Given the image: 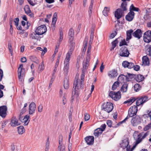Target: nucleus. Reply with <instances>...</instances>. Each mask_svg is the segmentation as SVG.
<instances>
[{
  "label": "nucleus",
  "mask_w": 151,
  "mask_h": 151,
  "mask_svg": "<svg viewBox=\"0 0 151 151\" xmlns=\"http://www.w3.org/2000/svg\"><path fill=\"white\" fill-rule=\"evenodd\" d=\"M128 85L126 83H124L121 87V90L123 92H126L127 90Z\"/></svg>",
  "instance_id": "nucleus-34"
},
{
  "label": "nucleus",
  "mask_w": 151,
  "mask_h": 151,
  "mask_svg": "<svg viewBox=\"0 0 151 151\" xmlns=\"http://www.w3.org/2000/svg\"><path fill=\"white\" fill-rule=\"evenodd\" d=\"M142 32L140 29H138L132 33L133 36L138 39L142 37Z\"/></svg>",
  "instance_id": "nucleus-18"
},
{
  "label": "nucleus",
  "mask_w": 151,
  "mask_h": 151,
  "mask_svg": "<svg viewBox=\"0 0 151 151\" xmlns=\"http://www.w3.org/2000/svg\"><path fill=\"white\" fill-rule=\"evenodd\" d=\"M119 82L118 81L115 82L113 85L112 87V89L113 90H114L118 87L119 86Z\"/></svg>",
  "instance_id": "nucleus-36"
},
{
  "label": "nucleus",
  "mask_w": 151,
  "mask_h": 151,
  "mask_svg": "<svg viewBox=\"0 0 151 151\" xmlns=\"http://www.w3.org/2000/svg\"><path fill=\"white\" fill-rule=\"evenodd\" d=\"M134 64L132 62H129V64H128L127 68H128L131 69L132 68L134 67Z\"/></svg>",
  "instance_id": "nucleus-53"
},
{
  "label": "nucleus",
  "mask_w": 151,
  "mask_h": 151,
  "mask_svg": "<svg viewBox=\"0 0 151 151\" xmlns=\"http://www.w3.org/2000/svg\"><path fill=\"white\" fill-rule=\"evenodd\" d=\"M91 46L90 43H89L87 51V53H91Z\"/></svg>",
  "instance_id": "nucleus-58"
},
{
  "label": "nucleus",
  "mask_w": 151,
  "mask_h": 151,
  "mask_svg": "<svg viewBox=\"0 0 151 151\" xmlns=\"http://www.w3.org/2000/svg\"><path fill=\"white\" fill-rule=\"evenodd\" d=\"M8 48L11 54V55H12V53L13 52V50L12 49V47L11 45L9 43L8 44Z\"/></svg>",
  "instance_id": "nucleus-55"
},
{
  "label": "nucleus",
  "mask_w": 151,
  "mask_h": 151,
  "mask_svg": "<svg viewBox=\"0 0 151 151\" xmlns=\"http://www.w3.org/2000/svg\"><path fill=\"white\" fill-rule=\"evenodd\" d=\"M129 144L128 139L127 138L123 140L122 142L121 143V145L124 147H127Z\"/></svg>",
  "instance_id": "nucleus-27"
},
{
  "label": "nucleus",
  "mask_w": 151,
  "mask_h": 151,
  "mask_svg": "<svg viewBox=\"0 0 151 151\" xmlns=\"http://www.w3.org/2000/svg\"><path fill=\"white\" fill-rule=\"evenodd\" d=\"M141 88V86L138 83L135 84L134 86V89L135 91H139Z\"/></svg>",
  "instance_id": "nucleus-39"
},
{
  "label": "nucleus",
  "mask_w": 151,
  "mask_h": 151,
  "mask_svg": "<svg viewBox=\"0 0 151 151\" xmlns=\"http://www.w3.org/2000/svg\"><path fill=\"white\" fill-rule=\"evenodd\" d=\"M93 0H91V4L89 7V11H88L89 14L90 16L91 15L92 13V10L93 9Z\"/></svg>",
  "instance_id": "nucleus-40"
},
{
  "label": "nucleus",
  "mask_w": 151,
  "mask_h": 151,
  "mask_svg": "<svg viewBox=\"0 0 151 151\" xmlns=\"http://www.w3.org/2000/svg\"><path fill=\"white\" fill-rule=\"evenodd\" d=\"M142 64L145 66L149 65L150 61L147 55L144 56L142 58Z\"/></svg>",
  "instance_id": "nucleus-20"
},
{
  "label": "nucleus",
  "mask_w": 151,
  "mask_h": 151,
  "mask_svg": "<svg viewBox=\"0 0 151 151\" xmlns=\"http://www.w3.org/2000/svg\"><path fill=\"white\" fill-rule=\"evenodd\" d=\"M123 12L121 9H118L115 12V17L117 19H120L122 16Z\"/></svg>",
  "instance_id": "nucleus-16"
},
{
  "label": "nucleus",
  "mask_w": 151,
  "mask_h": 151,
  "mask_svg": "<svg viewBox=\"0 0 151 151\" xmlns=\"http://www.w3.org/2000/svg\"><path fill=\"white\" fill-rule=\"evenodd\" d=\"M23 65L22 64H20L18 69V76L19 80L21 81H22L23 77L24 76V73H22V68Z\"/></svg>",
  "instance_id": "nucleus-13"
},
{
  "label": "nucleus",
  "mask_w": 151,
  "mask_h": 151,
  "mask_svg": "<svg viewBox=\"0 0 151 151\" xmlns=\"http://www.w3.org/2000/svg\"><path fill=\"white\" fill-rule=\"evenodd\" d=\"M49 137H48L45 145V151H48L49 148Z\"/></svg>",
  "instance_id": "nucleus-45"
},
{
  "label": "nucleus",
  "mask_w": 151,
  "mask_h": 151,
  "mask_svg": "<svg viewBox=\"0 0 151 151\" xmlns=\"http://www.w3.org/2000/svg\"><path fill=\"white\" fill-rule=\"evenodd\" d=\"M33 62H34L36 64H38L40 63L39 60L37 59V58L36 57H33Z\"/></svg>",
  "instance_id": "nucleus-56"
},
{
  "label": "nucleus",
  "mask_w": 151,
  "mask_h": 151,
  "mask_svg": "<svg viewBox=\"0 0 151 151\" xmlns=\"http://www.w3.org/2000/svg\"><path fill=\"white\" fill-rule=\"evenodd\" d=\"M117 34V30H115L114 32L111 33L110 37L111 38H113Z\"/></svg>",
  "instance_id": "nucleus-50"
},
{
  "label": "nucleus",
  "mask_w": 151,
  "mask_h": 151,
  "mask_svg": "<svg viewBox=\"0 0 151 151\" xmlns=\"http://www.w3.org/2000/svg\"><path fill=\"white\" fill-rule=\"evenodd\" d=\"M75 43L72 42H71L70 48L69 51L67 53L64 61V68L63 70L64 73L67 74L69 68V61L70 55L72 54L73 51L75 47Z\"/></svg>",
  "instance_id": "nucleus-1"
},
{
  "label": "nucleus",
  "mask_w": 151,
  "mask_h": 151,
  "mask_svg": "<svg viewBox=\"0 0 151 151\" xmlns=\"http://www.w3.org/2000/svg\"><path fill=\"white\" fill-rule=\"evenodd\" d=\"M118 39L119 38L116 39L115 40H114L112 42V48L111 49V50H113L116 47V45L118 43Z\"/></svg>",
  "instance_id": "nucleus-44"
},
{
  "label": "nucleus",
  "mask_w": 151,
  "mask_h": 151,
  "mask_svg": "<svg viewBox=\"0 0 151 151\" xmlns=\"http://www.w3.org/2000/svg\"><path fill=\"white\" fill-rule=\"evenodd\" d=\"M89 61L86 60L85 62H83V69L81 75V78L82 80H84L85 73L89 65Z\"/></svg>",
  "instance_id": "nucleus-9"
},
{
  "label": "nucleus",
  "mask_w": 151,
  "mask_h": 151,
  "mask_svg": "<svg viewBox=\"0 0 151 151\" xmlns=\"http://www.w3.org/2000/svg\"><path fill=\"white\" fill-rule=\"evenodd\" d=\"M45 67L43 61H42L41 63L40 64L39 66L38 71L39 72H42L44 69Z\"/></svg>",
  "instance_id": "nucleus-38"
},
{
  "label": "nucleus",
  "mask_w": 151,
  "mask_h": 151,
  "mask_svg": "<svg viewBox=\"0 0 151 151\" xmlns=\"http://www.w3.org/2000/svg\"><path fill=\"white\" fill-rule=\"evenodd\" d=\"M125 80L128 81V76L123 74L120 75L117 79V81L119 83L124 82Z\"/></svg>",
  "instance_id": "nucleus-21"
},
{
  "label": "nucleus",
  "mask_w": 151,
  "mask_h": 151,
  "mask_svg": "<svg viewBox=\"0 0 151 151\" xmlns=\"http://www.w3.org/2000/svg\"><path fill=\"white\" fill-rule=\"evenodd\" d=\"M128 64L129 62L127 61H124L122 62V65L124 68H127Z\"/></svg>",
  "instance_id": "nucleus-52"
},
{
  "label": "nucleus",
  "mask_w": 151,
  "mask_h": 151,
  "mask_svg": "<svg viewBox=\"0 0 151 151\" xmlns=\"http://www.w3.org/2000/svg\"><path fill=\"white\" fill-rule=\"evenodd\" d=\"M63 39V32L62 31H60L59 42H61Z\"/></svg>",
  "instance_id": "nucleus-51"
},
{
  "label": "nucleus",
  "mask_w": 151,
  "mask_h": 151,
  "mask_svg": "<svg viewBox=\"0 0 151 151\" xmlns=\"http://www.w3.org/2000/svg\"><path fill=\"white\" fill-rule=\"evenodd\" d=\"M62 137L60 136L59 138V145L58 147V151H61V149L65 147L64 146H62Z\"/></svg>",
  "instance_id": "nucleus-29"
},
{
  "label": "nucleus",
  "mask_w": 151,
  "mask_h": 151,
  "mask_svg": "<svg viewBox=\"0 0 151 151\" xmlns=\"http://www.w3.org/2000/svg\"><path fill=\"white\" fill-rule=\"evenodd\" d=\"M137 100L136 101V105L137 106H139L143 105L144 103L147 101L148 97L146 96H143L137 98Z\"/></svg>",
  "instance_id": "nucleus-5"
},
{
  "label": "nucleus",
  "mask_w": 151,
  "mask_h": 151,
  "mask_svg": "<svg viewBox=\"0 0 151 151\" xmlns=\"http://www.w3.org/2000/svg\"><path fill=\"white\" fill-rule=\"evenodd\" d=\"M120 51L119 55L122 57H127L129 54L127 48L125 46L122 47L120 49Z\"/></svg>",
  "instance_id": "nucleus-10"
},
{
  "label": "nucleus",
  "mask_w": 151,
  "mask_h": 151,
  "mask_svg": "<svg viewBox=\"0 0 151 151\" xmlns=\"http://www.w3.org/2000/svg\"><path fill=\"white\" fill-rule=\"evenodd\" d=\"M98 128L96 129L94 132V134L95 136L98 137L99 135L101 134L102 133V130Z\"/></svg>",
  "instance_id": "nucleus-32"
},
{
  "label": "nucleus",
  "mask_w": 151,
  "mask_h": 151,
  "mask_svg": "<svg viewBox=\"0 0 151 151\" xmlns=\"http://www.w3.org/2000/svg\"><path fill=\"white\" fill-rule=\"evenodd\" d=\"M126 44V42L124 40H122L121 42L120 43L119 46H121L123 45H125Z\"/></svg>",
  "instance_id": "nucleus-63"
},
{
  "label": "nucleus",
  "mask_w": 151,
  "mask_h": 151,
  "mask_svg": "<svg viewBox=\"0 0 151 151\" xmlns=\"http://www.w3.org/2000/svg\"><path fill=\"white\" fill-rule=\"evenodd\" d=\"M85 140L88 145H92L94 142V137L92 136L87 137L85 138Z\"/></svg>",
  "instance_id": "nucleus-19"
},
{
  "label": "nucleus",
  "mask_w": 151,
  "mask_h": 151,
  "mask_svg": "<svg viewBox=\"0 0 151 151\" xmlns=\"http://www.w3.org/2000/svg\"><path fill=\"white\" fill-rule=\"evenodd\" d=\"M74 30L72 28L70 29L69 31L68 35L70 37V40H72L73 39V37L74 36Z\"/></svg>",
  "instance_id": "nucleus-30"
},
{
  "label": "nucleus",
  "mask_w": 151,
  "mask_h": 151,
  "mask_svg": "<svg viewBox=\"0 0 151 151\" xmlns=\"http://www.w3.org/2000/svg\"><path fill=\"white\" fill-rule=\"evenodd\" d=\"M108 76L110 78L115 77L117 76V71L115 70H113L108 73Z\"/></svg>",
  "instance_id": "nucleus-23"
},
{
  "label": "nucleus",
  "mask_w": 151,
  "mask_h": 151,
  "mask_svg": "<svg viewBox=\"0 0 151 151\" xmlns=\"http://www.w3.org/2000/svg\"><path fill=\"white\" fill-rule=\"evenodd\" d=\"M126 76H128V81L129 80V78H132L133 77V75L130 73H127L126 75Z\"/></svg>",
  "instance_id": "nucleus-59"
},
{
  "label": "nucleus",
  "mask_w": 151,
  "mask_h": 151,
  "mask_svg": "<svg viewBox=\"0 0 151 151\" xmlns=\"http://www.w3.org/2000/svg\"><path fill=\"white\" fill-rule=\"evenodd\" d=\"M134 12L130 11L126 16V19L129 21H132L134 18Z\"/></svg>",
  "instance_id": "nucleus-17"
},
{
  "label": "nucleus",
  "mask_w": 151,
  "mask_h": 151,
  "mask_svg": "<svg viewBox=\"0 0 151 151\" xmlns=\"http://www.w3.org/2000/svg\"><path fill=\"white\" fill-rule=\"evenodd\" d=\"M90 118L89 115L87 113H85L84 114V119L85 121H87L89 120Z\"/></svg>",
  "instance_id": "nucleus-48"
},
{
  "label": "nucleus",
  "mask_w": 151,
  "mask_h": 151,
  "mask_svg": "<svg viewBox=\"0 0 151 151\" xmlns=\"http://www.w3.org/2000/svg\"><path fill=\"white\" fill-rule=\"evenodd\" d=\"M144 77L141 75H138L136 77V80L138 82H140L144 79Z\"/></svg>",
  "instance_id": "nucleus-37"
},
{
  "label": "nucleus",
  "mask_w": 151,
  "mask_h": 151,
  "mask_svg": "<svg viewBox=\"0 0 151 151\" xmlns=\"http://www.w3.org/2000/svg\"><path fill=\"white\" fill-rule=\"evenodd\" d=\"M110 10V8L105 7L103 11V14L105 16H107Z\"/></svg>",
  "instance_id": "nucleus-31"
},
{
  "label": "nucleus",
  "mask_w": 151,
  "mask_h": 151,
  "mask_svg": "<svg viewBox=\"0 0 151 151\" xmlns=\"http://www.w3.org/2000/svg\"><path fill=\"white\" fill-rule=\"evenodd\" d=\"M102 106V110L103 109L108 113L111 112L113 108V104L110 102L104 103Z\"/></svg>",
  "instance_id": "nucleus-4"
},
{
  "label": "nucleus",
  "mask_w": 151,
  "mask_h": 151,
  "mask_svg": "<svg viewBox=\"0 0 151 151\" xmlns=\"http://www.w3.org/2000/svg\"><path fill=\"white\" fill-rule=\"evenodd\" d=\"M137 111V106H134L130 107L128 111V115L127 116L123 121L120 122V124H122L125 122L130 117H132L136 114Z\"/></svg>",
  "instance_id": "nucleus-3"
},
{
  "label": "nucleus",
  "mask_w": 151,
  "mask_h": 151,
  "mask_svg": "<svg viewBox=\"0 0 151 151\" xmlns=\"http://www.w3.org/2000/svg\"><path fill=\"white\" fill-rule=\"evenodd\" d=\"M141 134H139L137 135L136 134H133V137L134 139L136 140V142L135 143V145H137L139 143H140L142 140V137H142Z\"/></svg>",
  "instance_id": "nucleus-15"
},
{
  "label": "nucleus",
  "mask_w": 151,
  "mask_h": 151,
  "mask_svg": "<svg viewBox=\"0 0 151 151\" xmlns=\"http://www.w3.org/2000/svg\"><path fill=\"white\" fill-rule=\"evenodd\" d=\"M136 99V98L134 97L132 98L129 99L127 101H126L124 102V104H126L127 103H132L134 102Z\"/></svg>",
  "instance_id": "nucleus-42"
},
{
  "label": "nucleus",
  "mask_w": 151,
  "mask_h": 151,
  "mask_svg": "<svg viewBox=\"0 0 151 151\" xmlns=\"http://www.w3.org/2000/svg\"><path fill=\"white\" fill-rule=\"evenodd\" d=\"M82 80L81 78V80L80 79L76 78L74 81L73 86V87L72 94L73 95L76 96V97H77L78 96L79 94V88L81 87L82 84V82L84 81Z\"/></svg>",
  "instance_id": "nucleus-2"
},
{
  "label": "nucleus",
  "mask_w": 151,
  "mask_h": 151,
  "mask_svg": "<svg viewBox=\"0 0 151 151\" xmlns=\"http://www.w3.org/2000/svg\"><path fill=\"white\" fill-rule=\"evenodd\" d=\"M10 124L12 127H15L19 124L17 119L15 117H13L12 119Z\"/></svg>",
  "instance_id": "nucleus-22"
},
{
  "label": "nucleus",
  "mask_w": 151,
  "mask_h": 151,
  "mask_svg": "<svg viewBox=\"0 0 151 151\" xmlns=\"http://www.w3.org/2000/svg\"><path fill=\"white\" fill-rule=\"evenodd\" d=\"M47 31V28L44 25H41L37 27L35 31L36 34L38 35H42Z\"/></svg>",
  "instance_id": "nucleus-7"
},
{
  "label": "nucleus",
  "mask_w": 151,
  "mask_h": 151,
  "mask_svg": "<svg viewBox=\"0 0 151 151\" xmlns=\"http://www.w3.org/2000/svg\"><path fill=\"white\" fill-rule=\"evenodd\" d=\"M57 20V17H53L52 19V21L51 24L52 29H54L55 27V24Z\"/></svg>",
  "instance_id": "nucleus-35"
},
{
  "label": "nucleus",
  "mask_w": 151,
  "mask_h": 151,
  "mask_svg": "<svg viewBox=\"0 0 151 151\" xmlns=\"http://www.w3.org/2000/svg\"><path fill=\"white\" fill-rule=\"evenodd\" d=\"M94 29L93 28L91 31V35H90V39L89 41V43L90 44H91L93 41V31Z\"/></svg>",
  "instance_id": "nucleus-43"
},
{
  "label": "nucleus",
  "mask_w": 151,
  "mask_h": 151,
  "mask_svg": "<svg viewBox=\"0 0 151 151\" xmlns=\"http://www.w3.org/2000/svg\"><path fill=\"white\" fill-rule=\"evenodd\" d=\"M43 106L42 104H40L38 107V111L39 112H41L42 111Z\"/></svg>",
  "instance_id": "nucleus-49"
},
{
  "label": "nucleus",
  "mask_w": 151,
  "mask_h": 151,
  "mask_svg": "<svg viewBox=\"0 0 151 151\" xmlns=\"http://www.w3.org/2000/svg\"><path fill=\"white\" fill-rule=\"evenodd\" d=\"M36 109V105L34 102L31 103L29 106V113L32 115L35 113Z\"/></svg>",
  "instance_id": "nucleus-11"
},
{
  "label": "nucleus",
  "mask_w": 151,
  "mask_h": 151,
  "mask_svg": "<svg viewBox=\"0 0 151 151\" xmlns=\"http://www.w3.org/2000/svg\"><path fill=\"white\" fill-rule=\"evenodd\" d=\"M7 107L3 106L0 107V116L2 117H5L6 115Z\"/></svg>",
  "instance_id": "nucleus-14"
},
{
  "label": "nucleus",
  "mask_w": 151,
  "mask_h": 151,
  "mask_svg": "<svg viewBox=\"0 0 151 151\" xmlns=\"http://www.w3.org/2000/svg\"><path fill=\"white\" fill-rule=\"evenodd\" d=\"M60 59V56H59L58 58L56 60V63L55 66V68H57L58 67L59 64Z\"/></svg>",
  "instance_id": "nucleus-61"
},
{
  "label": "nucleus",
  "mask_w": 151,
  "mask_h": 151,
  "mask_svg": "<svg viewBox=\"0 0 151 151\" xmlns=\"http://www.w3.org/2000/svg\"><path fill=\"white\" fill-rule=\"evenodd\" d=\"M127 1H122V2L121 4V7L123 12V11H126L127 10V4L126 2Z\"/></svg>",
  "instance_id": "nucleus-28"
},
{
  "label": "nucleus",
  "mask_w": 151,
  "mask_h": 151,
  "mask_svg": "<svg viewBox=\"0 0 151 151\" xmlns=\"http://www.w3.org/2000/svg\"><path fill=\"white\" fill-rule=\"evenodd\" d=\"M17 128L18 129V132L19 134H22L24 133L25 130L23 126H19Z\"/></svg>",
  "instance_id": "nucleus-26"
},
{
  "label": "nucleus",
  "mask_w": 151,
  "mask_h": 151,
  "mask_svg": "<svg viewBox=\"0 0 151 151\" xmlns=\"http://www.w3.org/2000/svg\"><path fill=\"white\" fill-rule=\"evenodd\" d=\"M107 124L109 127H111L112 126V122L110 120H108L107 121Z\"/></svg>",
  "instance_id": "nucleus-64"
},
{
  "label": "nucleus",
  "mask_w": 151,
  "mask_h": 151,
  "mask_svg": "<svg viewBox=\"0 0 151 151\" xmlns=\"http://www.w3.org/2000/svg\"><path fill=\"white\" fill-rule=\"evenodd\" d=\"M143 40L145 42L147 43L151 42V31H147L144 33Z\"/></svg>",
  "instance_id": "nucleus-8"
},
{
  "label": "nucleus",
  "mask_w": 151,
  "mask_h": 151,
  "mask_svg": "<svg viewBox=\"0 0 151 151\" xmlns=\"http://www.w3.org/2000/svg\"><path fill=\"white\" fill-rule=\"evenodd\" d=\"M109 96L116 101L118 100L121 97L120 92L119 91L117 92L112 91L110 92L109 93Z\"/></svg>",
  "instance_id": "nucleus-6"
},
{
  "label": "nucleus",
  "mask_w": 151,
  "mask_h": 151,
  "mask_svg": "<svg viewBox=\"0 0 151 151\" xmlns=\"http://www.w3.org/2000/svg\"><path fill=\"white\" fill-rule=\"evenodd\" d=\"M19 21V19L18 18H17L15 19L14 22L15 23V25L16 26H17L18 25Z\"/></svg>",
  "instance_id": "nucleus-62"
},
{
  "label": "nucleus",
  "mask_w": 151,
  "mask_h": 151,
  "mask_svg": "<svg viewBox=\"0 0 151 151\" xmlns=\"http://www.w3.org/2000/svg\"><path fill=\"white\" fill-rule=\"evenodd\" d=\"M29 118V116L28 115L25 116L23 119V122H24V124L25 125L28 124L29 122V121L28 120Z\"/></svg>",
  "instance_id": "nucleus-33"
},
{
  "label": "nucleus",
  "mask_w": 151,
  "mask_h": 151,
  "mask_svg": "<svg viewBox=\"0 0 151 151\" xmlns=\"http://www.w3.org/2000/svg\"><path fill=\"white\" fill-rule=\"evenodd\" d=\"M141 118L138 116H136L132 119L131 122L133 126H136L141 122Z\"/></svg>",
  "instance_id": "nucleus-12"
},
{
  "label": "nucleus",
  "mask_w": 151,
  "mask_h": 151,
  "mask_svg": "<svg viewBox=\"0 0 151 151\" xmlns=\"http://www.w3.org/2000/svg\"><path fill=\"white\" fill-rule=\"evenodd\" d=\"M4 86L3 85H0V98L2 97L3 96V92L1 90V89H3Z\"/></svg>",
  "instance_id": "nucleus-47"
},
{
  "label": "nucleus",
  "mask_w": 151,
  "mask_h": 151,
  "mask_svg": "<svg viewBox=\"0 0 151 151\" xmlns=\"http://www.w3.org/2000/svg\"><path fill=\"white\" fill-rule=\"evenodd\" d=\"M139 9L138 8L135 7L133 4H132L130 6L129 8V11H135L136 12H138Z\"/></svg>",
  "instance_id": "nucleus-41"
},
{
  "label": "nucleus",
  "mask_w": 151,
  "mask_h": 151,
  "mask_svg": "<svg viewBox=\"0 0 151 151\" xmlns=\"http://www.w3.org/2000/svg\"><path fill=\"white\" fill-rule=\"evenodd\" d=\"M88 39L87 38H86L85 40V41H84V47H85L86 48H87V43H88Z\"/></svg>",
  "instance_id": "nucleus-57"
},
{
  "label": "nucleus",
  "mask_w": 151,
  "mask_h": 151,
  "mask_svg": "<svg viewBox=\"0 0 151 151\" xmlns=\"http://www.w3.org/2000/svg\"><path fill=\"white\" fill-rule=\"evenodd\" d=\"M133 32L132 29H130L127 31V37L126 40L127 41L132 38V35Z\"/></svg>",
  "instance_id": "nucleus-24"
},
{
  "label": "nucleus",
  "mask_w": 151,
  "mask_h": 151,
  "mask_svg": "<svg viewBox=\"0 0 151 151\" xmlns=\"http://www.w3.org/2000/svg\"><path fill=\"white\" fill-rule=\"evenodd\" d=\"M101 127L102 128H99V129L102 130V132L105 129L106 127V125L105 124L102 125L101 126Z\"/></svg>",
  "instance_id": "nucleus-60"
},
{
  "label": "nucleus",
  "mask_w": 151,
  "mask_h": 151,
  "mask_svg": "<svg viewBox=\"0 0 151 151\" xmlns=\"http://www.w3.org/2000/svg\"><path fill=\"white\" fill-rule=\"evenodd\" d=\"M64 87L66 89H68L69 86V78H65L64 81Z\"/></svg>",
  "instance_id": "nucleus-25"
},
{
  "label": "nucleus",
  "mask_w": 151,
  "mask_h": 151,
  "mask_svg": "<svg viewBox=\"0 0 151 151\" xmlns=\"http://www.w3.org/2000/svg\"><path fill=\"white\" fill-rule=\"evenodd\" d=\"M148 47V55L151 57V45H148L147 46Z\"/></svg>",
  "instance_id": "nucleus-54"
},
{
  "label": "nucleus",
  "mask_w": 151,
  "mask_h": 151,
  "mask_svg": "<svg viewBox=\"0 0 151 151\" xmlns=\"http://www.w3.org/2000/svg\"><path fill=\"white\" fill-rule=\"evenodd\" d=\"M24 10L27 14L31 12L30 8L28 5H26L25 6L24 8Z\"/></svg>",
  "instance_id": "nucleus-46"
}]
</instances>
